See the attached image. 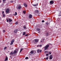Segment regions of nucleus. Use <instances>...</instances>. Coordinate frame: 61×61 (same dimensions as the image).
Here are the masks:
<instances>
[{
  "instance_id": "f257e3e1",
  "label": "nucleus",
  "mask_w": 61,
  "mask_h": 61,
  "mask_svg": "<svg viewBox=\"0 0 61 61\" xmlns=\"http://www.w3.org/2000/svg\"><path fill=\"white\" fill-rule=\"evenodd\" d=\"M50 45H46L44 47V50H48V47H49Z\"/></svg>"
},
{
  "instance_id": "f03ea898",
  "label": "nucleus",
  "mask_w": 61,
  "mask_h": 61,
  "mask_svg": "<svg viewBox=\"0 0 61 61\" xmlns=\"http://www.w3.org/2000/svg\"><path fill=\"white\" fill-rule=\"evenodd\" d=\"M34 40V41L33 42V43L35 44H36V43H37L39 41V40L37 39H35Z\"/></svg>"
},
{
  "instance_id": "7ed1b4c3",
  "label": "nucleus",
  "mask_w": 61,
  "mask_h": 61,
  "mask_svg": "<svg viewBox=\"0 0 61 61\" xmlns=\"http://www.w3.org/2000/svg\"><path fill=\"white\" fill-rule=\"evenodd\" d=\"M6 21L7 22H9L10 23L11 22H12V21H13V20L12 19H11L9 18V20L6 19Z\"/></svg>"
},
{
  "instance_id": "20e7f679",
  "label": "nucleus",
  "mask_w": 61,
  "mask_h": 61,
  "mask_svg": "<svg viewBox=\"0 0 61 61\" xmlns=\"http://www.w3.org/2000/svg\"><path fill=\"white\" fill-rule=\"evenodd\" d=\"M34 51H35V53H34V54H35L36 53V51H33L32 50L30 52V54H33L34 53V52H35Z\"/></svg>"
},
{
  "instance_id": "39448f33",
  "label": "nucleus",
  "mask_w": 61,
  "mask_h": 61,
  "mask_svg": "<svg viewBox=\"0 0 61 61\" xmlns=\"http://www.w3.org/2000/svg\"><path fill=\"white\" fill-rule=\"evenodd\" d=\"M9 12V9H7L6 10V12L7 14H8Z\"/></svg>"
},
{
  "instance_id": "423d86ee",
  "label": "nucleus",
  "mask_w": 61,
  "mask_h": 61,
  "mask_svg": "<svg viewBox=\"0 0 61 61\" xmlns=\"http://www.w3.org/2000/svg\"><path fill=\"white\" fill-rule=\"evenodd\" d=\"M14 41H15L14 40H12V41H11L10 45H12L13 44V43H14Z\"/></svg>"
},
{
  "instance_id": "0eeeda50",
  "label": "nucleus",
  "mask_w": 61,
  "mask_h": 61,
  "mask_svg": "<svg viewBox=\"0 0 61 61\" xmlns=\"http://www.w3.org/2000/svg\"><path fill=\"white\" fill-rule=\"evenodd\" d=\"M33 17V15L31 14H30L29 15V18H32Z\"/></svg>"
},
{
  "instance_id": "6e6552de",
  "label": "nucleus",
  "mask_w": 61,
  "mask_h": 61,
  "mask_svg": "<svg viewBox=\"0 0 61 61\" xmlns=\"http://www.w3.org/2000/svg\"><path fill=\"white\" fill-rule=\"evenodd\" d=\"M54 2H53V0H51L50 2V4L51 5H53V4H54Z\"/></svg>"
},
{
  "instance_id": "1a4fd4ad",
  "label": "nucleus",
  "mask_w": 61,
  "mask_h": 61,
  "mask_svg": "<svg viewBox=\"0 0 61 61\" xmlns=\"http://www.w3.org/2000/svg\"><path fill=\"white\" fill-rule=\"evenodd\" d=\"M52 58H53V56L52 55H51L50 56L49 59H52Z\"/></svg>"
},
{
  "instance_id": "9d476101",
  "label": "nucleus",
  "mask_w": 61,
  "mask_h": 61,
  "mask_svg": "<svg viewBox=\"0 0 61 61\" xmlns=\"http://www.w3.org/2000/svg\"><path fill=\"white\" fill-rule=\"evenodd\" d=\"M17 51H14L13 52L14 54L15 55V54H17Z\"/></svg>"
},
{
  "instance_id": "9b49d317",
  "label": "nucleus",
  "mask_w": 61,
  "mask_h": 61,
  "mask_svg": "<svg viewBox=\"0 0 61 61\" xmlns=\"http://www.w3.org/2000/svg\"><path fill=\"white\" fill-rule=\"evenodd\" d=\"M17 29H15L14 31V32L15 33H16L17 32Z\"/></svg>"
},
{
  "instance_id": "f8f14e48",
  "label": "nucleus",
  "mask_w": 61,
  "mask_h": 61,
  "mask_svg": "<svg viewBox=\"0 0 61 61\" xmlns=\"http://www.w3.org/2000/svg\"><path fill=\"white\" fill-rule=\"evenodd\" d=\"M14 52H11L10 53V56L11 55H14Z\"/></svg>"
},
{
  "instance_id": "ddd939ff",
  "label": "nucleus",
  "mask_w": 61,
  "mask_h": 61,
  "mask_svg": "<svg viewBox=\"0 0 61 61\" xmlns=\"http://www.w3.org/2000/svg\"><path fill=\"white\" fill-rule=\"evenodd\" d=\"M7 60H8V57H6L5 58V61H6Z\"/></svg>"
},
{
  "instance_id": "4468645a",
  "label": "nucleus",
  "mask_w": 61,
  "mask_h": 61,
  "mask_svg": "<svg viewBox=\"0 0 61 61\" xmlns=\"http://www.w3.org/2000/svg\"><path fill=\"white\" fill-rule=\"evenodd\" d=\"M33 6H37V5H38V4H33Z\"/></svg>"
},
{
  "instance_id": "2eb2a0df",
  "label": "nucleus",
  "mask_w": 61,
  "mask_h": 61,
  "mask_svg": "<svg viewBox=\"0 0 61 61\" xmlns=\"http://www.w3.org/2000/svg\"><path fill=\"white\" fill-rule=\"evenodd\" d=\"M24 6H25V7H27V5L26 4L24 3Z\"/></svg>"
},
{
  "instance_id": "dca6fc26",
  "label": "nucleus",
  "mask_w": 61,
  "mask_h": 61,
  "mask_svg": "<svg viewBox=\"0 0 61 61\" xmlns=\"http://www.w3.org/2000/svg\"><path fill=\"white\" fill-rule=\"evenodd\" d=\"M35 13H38V10H36L35 11Z\"/></svg>"
},
{
  "instance_id": "f3484780",
  "label": "nucleus",
  "mask_w": 61,
  "mask_h": 61,
  "mask_svg": "<svg viewBox=\"0 0 61 61\" xmlns=\"http://www.w3.org/2000/svg\"><path fill=\"white\" fill-rule=\"evenodd\" d=\"M22 7L20 6H19L18 7V9H20Z\"/></svg>"
},
{
  "instance_id": "a211bd4d",
  "label": "nucleus",
  "mask_w": 61,
  "mask_h": 61,
  "mask_svg": "<svg viewBox=\"0 0 61 61\" xmlns=\"http://www.w3.org/2000/svg\"><path fill=\"white\" fill-rule=\"evenodd\" d=\"M45 35L46 36H48V33L47 32L46 33Z\"/></svg>"
},
{
  "instance_id": "6ab92c4d",
  "label": "nucleus",
  "mask_w": 61,
  "mask_h": 61,
  "mask_svg": "<svg viewBox=\"0 0 61 61\" xmlns=\"http://www.w3.org/2000/svg\"><path fill=\"white\" fill-rule=\"evenodd\" d=\"M25 34H26L25 32H23V33H22V35H23V36L25 35Z\"/></svg>"
},
{
  "instance_id": "aec40b11",
  "label": "nucleus",
  "mask_w": 61,
  "mask_h": 61,
  "mask_svg": "<svg viewBox=\"0 0 61 61\" xmlns=\"http://www.w3.org/2000/svg\"><path fill=\"white\" fill-rule=\"evenodd\" d=\"M15 14H14L13 15H17V12H15Z\"/></svg>"
},
{
  "instance_id": "412c9836",
  "label": "nucleus",
  "mask_w": 61,
  "mask_h": 61,
  "mask_svg": "<svg viewBox=\"0 0 61 61\" xmlns=\"http://www.w3.org/2000/svg\"><path fill=\"white\" fill-rule=\"evenodd\" d=\"M23 49V48H21V49H20V53H21V52Z\"/></svg>"
},
{
  "instance_id": "4be33fe9",
  "label": "nucleus",
  "mask_w": 61,
  "mask_h": 61,
  "mask_svg": "<svg viewBox=\"0 0 61 61\" xmlns=\"http://www.w3.org/2000/svg\"><path fill=\"white\" fill-rule=\"evenodd\" d=\"M18 21H17L15 23V25H18Z\"/></svg>"
},
{
  "instance_id": "5701e85b",
  "label": "nucleus",
  "mask_w": 61,
  "mask_h": 61,
  "mask_svg": "<svg viewBox=\"0 0 61 61\" xmlns=\"http://www.w3.org/2000/svg\"><path fill=\"white\" fill-rule=\"evenodd\" d=\"M37 31H40V29L39 28H37Z\"/></svg>"
},
{
  "instance_id": "b1692460",
  "label": "nucleus",
  "mask_w": 61,
  "mask_h": 61,
  "mask_svg": "<svg viewBox=\"0 0 61 61\" xmlns=\"http://www.w3.org/2000/svg\"><path fill=\"white\" fill-rule=\"evenodd\" d=\"M24 29H26V27H25V25H24Z\"/></svg>"
},
{
  "instance_id": "393cba45",
  "label": "nucleus",
  "mask_w": 61,
  "mask_h": 61,
  "mask_svg": "<svg viewBox=\"0 0 61 61\" xmlns=\"http://www.w3.org/2000/svg\"><path fill=\"white\" fill-rule=\"evenodd\" d=\"M23 12L24 14H25V10H24L23 11Z\"/></svg>"
},
{
  "instance_id": "a878e982",
  "label": "nucleus",
  "mask_w": 61,
  "mask_h": 61,
  "mask_svg": "<svg viewBox=\"0 0 61 61\" xmlns=\"http://www.w3.org/2000/svg\"><path fill=\"white\" fill-rule=\"evenodd\" d=\"M3 16L4 17H5V15L4 14H3Z\"/></svg>"
},
{
  "instance_id": "bb28decb",
  "label": "nucleus",
  "mask_w": 61,
  "mask_h": 61,
  "mask_svg": "<svg viewBox=\"0 0 61 61\" xmlns=\"http://www.w3.org/2000/svg\"><path fill=\"white\" fill-rule=\"evenodd\" d=\"M28 59V57H26L25 58V59H26V60Z\"/></svg>"
},
{
  "instance_id": "cd10ccee",
  "label": "nucleus",
  "mask_w": 61,
  "mask_h": 61,
  "mask_svg": "<svg viewBox=\"0 0 61 61\" xmlns=\"http://www.w3.org/2000/svg\"><path fill=\"white\" fill-rule=\"evenodd\" d=\"M28 36V35L27 34H26L25 35V36Z\"/></svg>"
},
{
  "instance_id": "c85d7f7f",
  "label": "nucleus",
  "mask_w": 61,
  "mask_h": 61,
  "mask_svg": "<svg viewBox=\"0 0 61 61\" xmlns=\"http://www.w3.org/2000/svg\"><path fill=\"white\" fill-rule=\"evenodd\" d=\"M46 60H48V57H47L46 58Z\"/></svg>"
},
{
  "instance_id": "c756f323",
  "label": "nucleus",
  "mask_w": 61,
  "mask_h": 61,
  "mask_svg": "<svg viewBox=\"0 0 61 61\" xmlns=\"http://www.w3.org/2000/svg\"><path fill=\"white\" fill-rule=\"evenodd\" d=\"M7 48V47H5L4 48V50H5V49H6Z\"/></svg>"
},
{
  "instance_id": "7c9ffc66",
  "label": "nucleus",
  "mask_w": 61,
  "mask_h": 61,
  "mask_svg": "<svg viewBox=\"0 0 61 61\" xmlns=\"http://www.w3.org/2000/svg\"><path fill=\"white\" fill-rule=\"evenodd\" d=\"M46 25H48L49 24V23H48V22H47L46 23Z\"/></svg>"
},
{
  "instance_id": "2f4dec72",
  "label": "nucleus",
  "mask_w": 61,
  "mask_h": 61,
  "mask_svg": "<svg viewBox=\"0 0 61 61\" xmlns=\"http://www.w3.org/2000/svg\"><path fill=\"white\" fill-rule=\"evenodd\" d=\"M40 51V50H37V52H39V51Z\"/></svg>"
},
{
  "instance_id": "473e14b6",
  "label": "nucleus",
  "mask_w": 61,
  "mask_h": 61,
  "mask_svg": "<svg viewBox=\"0 0 61 61\" xmlns=\"http://www.w3.org/2000/svg\"><path fill=\"white\" fill-rule=\"evenodd\" d=\"M5 30H3V33H5Z\"/></svg>"
},
{
  "instance_id": "72a5a7b5",
  "label": "nucleus",
  "mask_w": 61,
  "mask_h": 61,
  "mask_svg": "<svg viewBox=\"0 0 61 61\" xmlns=\"http://www.w3.org/2000/svg\"><path fill=\"white\" fill-rule=\"evenodd\" d=\"M42 23H44L45 22V21H44V20H42Z\"/></svg>"
},
{
  "instance_id": "f704fd0d",
  "label": "nucleus",
  "mask_w": 61,
  "mask_h": 61,
  "mask_svg": "<svg viewBox=\"0 0 61 61\" xmlns=\"http://www.w3.org/2000/svg\"><path fill=\"white\" fill-rule=\"evenodd\" d=\"M10 3H13V0H11L10 1Z\"/></svg>"
},
{
  "instance_id": "c9c22d12",
  "label": "nucleus",
  "mask_w": 61,
  "mask_h": 61,
  "mask_svg": "<svg viewBox=\"0 0 61 61\" xmlns=\"http://www.w3.org/2000/svg\"><path fill=\"white\" fill-rule=\"evenodd\" d=\"M51 52H49V55H51Z\"/></svg>"
},
{
  "instance_id": "e433bc0d",
  "label": "nucleus",
  "mask_w": 61,
  "mask_h": 61,
  "mask_svg": "<svg viewBox=\"0 0 61 61\" xmlns=\"http://www.w3.org/2000/svg\"><path fill=\"white\" fill-rule=\"evenodd\" d=\"M4 11H3L2 12V15H3V14H4Z\"/></svg>"
},
{
  "instance_id": "4c0bfd02",
  "label": "nucleus",
  "mask_w": 61,
  "mask_h": 61,
  "mask_svg": "<svg viewBox=\"0 0 61 61\" xmlns=\"http://www.w3.org/2000/svg\"><path fill=\"white\" fill-rule=\"evenodd\" d=\"M6 0H3V2H5Z\"/></svg>"
},
{
  "instance_id": "58836bf2",
  "label": "nucleus",
  "mask_w": 61,
  "mask_h": 61,
  "mask_svg": "<svg viewBox=\"0 0 61 61\" xmlns=\"http://www.w3.org/2000/svg\"><path fill=\"white\" fill-rule=\"evenodd\" d=\"M42 52V50H40L39 52Z\"/></svg>"
},
{
  "instance_id": "ea45409f",
  "label": "nucleus",
  "mask_w": 61,
  "mask_h": 61,
  "mask_svg": "<svg viewBox=\"0 0 61 61\" xmlns=\"http://www.w3.org/2000/svg\"><path fill=\"white\" fill-rule=\"evenodd\" d=\"M46 53H48V51H46L45 52Z\"/></svg>"
},
{
  "instance_id": "a19ab883",
  "label": "nucleus",
  "mask_w": 61,
  "mask_h": 61,
  "mask_svg": "<svg viewBox=\"0 0 61 61\" xmlns=\"http://www.w3.org/2000/svg\"><path fill=\"white\" fill-rule=\"evenodd\" d=\"M39 46H40V47L42 46V45H39Z\"/></svg>"
},
{
  "instance_id": "79ce46f5",
  "label": "nucleus",
  "mask_w": 61,
  "mask_h": 61,
  "mask_svg": "<svg viewBox=\"0 0 61 61\" xmlns=\"http://www.w3.org/2000/svg\"><path fill=\"white\" fill-rule=\"evenodd\" d=\"M46 56H48V54H46Z\"/></svg>"
},
{
  "instance_id": "37998d69",
  "label": "nucleus",
  "mask_w": 61,
  "mask_h": 61,
  "mask_svg": "<svg viewBox=\"0 0 61 61\" xmlns=\"http://www.w3.org/2000/svg\"><path fill=\"white\" fill-rule=\"evenodd\" d=\"M40 33V31H39L38 32V33Z\"/></svg>"
},
{
  "instance_id": "c03bdc74",
  "label": "nucleus",
  "mask_w": 61,
  "mask_h": 61,
  "mask_svg": "<svg viewBox=\"0 0 61 61\" xmlns=\"http://www.w3.org/2000/svg\"><path fill=\"white\" fill-rule=\"evenodd\" d=\"M59 15V16H60V15Z\"/></svg>"
},
{
  "instance_id": "a18cd8bd",
  "label": "nucleus",
  "mask_w": 61,
  "mask_h": 61,
  "mask_svg": "<svg viewBox=\"0 0 61 61\" xmlns=\"http://www.w3.org/2000/svg\"><path fill=\"white\" fill-rule=\"evenodd\" d=\"M58 19H60L59 18H58Z\"/></svg>"
},
{
  "instance_id": "49530a36",
  "label": "nucleus",
  "mask_w": 61,
  "mask_h": 61,
  "mask_svg": "<svg viewBox=\"0 0 61 61\" xmlns=\"http://www.w3.org/2000/svg\"><path fill=\"white\" fill-rule=\"evenodd\" d=\"M9 24L10 25H11V24H10V23Z\"/></svg>"
},
{
  "instance_id": "de8ad7c7",
  "label": "nucleus",
  "mask_w": 61,
  "mask_h": 61,
  "mask_svg": "<svg viewBox=\"0 0 61 61\" xmlns=\"http://www.w3.org/2000/svg\"><path fill=\"white\" fill-rule=\"evenodd\" d=\"M39 46L38 45L37 46V47H38Z\"/></svg>"
},
{
  "instance_id": "09e8293b",
  "label": "nucleus",
  "mask_w": 61,
  "mask_h": 61,
  "mask_svg": "<svg viewBox=\"0 0 61 61\" xmlns=\"http://www.w3.org/2000/svg\"><path fill=\"white\" fill-rule=\"evenodd\" d=\"M42 41H41V42H42Z\"/></svg>"
},
{
  "instance_id": "8fccbe9b",
  "label": "nucleus",
  "mask_w": 61,
  "mask_h": 61,
  "mask_svg": "<svg viewBox=\"0 0 61 61\" xmlns=\"http://www.w3.org/2000/svg\"><path fill=\"white\" fill-rule=\"evenodd\" d=\"M0 20H1V18L0 17Z\"/></svg>"
},
{
  "instance_id": "3c124183",
  "label": "nucleus",
  "mask_w": 61,
  "mask_h": 61,
  "mask_svg": "<svg viewBox=\"0 0 61 61\" xmlns=\"http://www.w3.org/2000/svg\"><path fill=\"white\" fill-rule=\"evenodd\" d=\"M1 2V1L0 0V3Z\"/></svg>"
},
{
  "instance_id": "603ef678",
  "label": "nucleus",
  "mask_w": 61,
  "mask_h": 61,
  "mask_svg": "<svg viewBox=\"0 0 61 61\" xmlns=\"http://www.w3.org/2000/svg\"><path fill=\"white\" fill-rule=\"evenodd\" d=\"M43 40H45V39H43Z\"/></svg>"
}]
</instances>
